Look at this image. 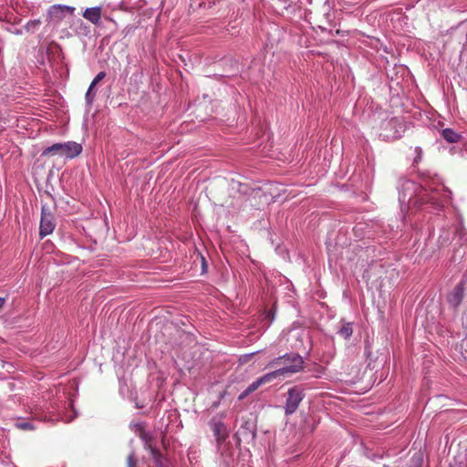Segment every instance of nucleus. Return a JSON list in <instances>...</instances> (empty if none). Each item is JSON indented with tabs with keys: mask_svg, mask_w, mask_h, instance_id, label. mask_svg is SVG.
I'll use <instances>...</instances> for the list:
<instances>
[{
	"mask_svg": "<svg viewBox=\"0 0 467 467\" xmlns=\"http://www.w3.org/2000/svg\"><path fill=\"white\" fill-rule=\"evenodd\" d=\"M304 360L297 354L285 355L273 360L269 366L275 369L269 374L273 379L286 377L288 375L298 372L303 368Z\"/></svg>",
	"mask_w": 467,
	"mask_h": 467,
	"instance_id": "obj_1",
	"label": "nucleus"
},
{
	"mask_svg": "<svg viewBox=\"0 0 467 467\" xmlns=\"http://www.w3.org/2000/svg\"><path fill=\"white\" fill-rule=\"evenodd\" d=\"M83 148L82 145L75 141H67L64 143H55L45 149L42 156L59 155L67 159H73L80 155Z\"/></svg>",
	"mask_w": 467,
	"mask_h": 467,
	"instance_id": "obj_2",
	"label": "nucleus"
},
{
	"mask_svg": "<svg viewBox=\"0 0 467 467\" xmlns=\"http://www.w3.org/2000/svg\"><path fill=\"white\" fill-rule=\"evenodd\" d=\"M140 438L144 442V448L151 453L153 458V467H164L168 465L167 459L163 456V454L153 445V438L152 436L146 432L145 431H141L140 433Z\"/></svg>",
	"mask_w": 467,
	"mask_h": 467,
	"instance_id": "obj_3",
	"label": "nucleus"
},
{
	"mask_svg": "<svg viewBox=\"0 0 467 467\" xmlns=\"http://www.w3.org/2000/svg\"><path fill=\"white\" fill-rule=\"evenodd\" d=\"M304 399L303 390L295 386L290 388L287 391V398L285 400V415H291L298 409L300 402Z\"/></svg>",
	"mask_w": 467,
	"mask_h": 467,
	"instance_id": "obj_4",
	"label": "nucleus"
},
{
	"mask_svg": "<svg viewBox=\"0 0 467 467\" xmlns=\"http://www.w3.org/2000/svg\"><path fill=\"white\" fill-rule=\"evenodd\" d=\"M75 12V7L65 5H51L47 14L48 22H60L62 21L67 14L73 15Z\"/></svg>",
	"mask_w": 467,
	"mask_h": 467,
	"instance_id": "obj_5",
	"label": "nucleus"
},
{
	"mask_svg": "<svg viewBox=\"0 0 467 467\" xmlns=\"http://www.w3.org/2000/svg\"><path fill=\"white\" fill-rule=\"evenodd\" d=\"M56 226L54 215L45 207H42L39 235L41 238L53 233Z\"/></svg>",
	"mask_w": 467,
	"mask_h": 467,
	"instance_id": "obj_6",
	"label": "nucleus"
},
{
	"mask_svg": "<svg viewBox=\"0 0 467 467\" xmlns=\"http://www.w3.org/2000/svg\"><path fill=\"white\" fill-rule=\"evenodd\" d=\"M210 427L216 438L218 445H221L229 435L227 427L222 421H216L214 420L210 422Z\"/></svg>",
	"mask_w": 467,
	"mask_h": 467,
	"instance_id": "obj_7",
	"label": "nucleus"
},
{
	"mask_svg": "<svg viewBox=\"0 0 467 467\" xmlns=\"http://www.w3.org/2000/svg\"><path fill=\"white\" fill-rule=\"evenodd\" d=\"M464 293V285L462 282L459 283L453 291L448 296V302L453 307H457L462 301Z\"/></svg>",
	"mask_w": 467,
	"mask_h": 467,
	"instance_id": "obj_8",
	"label": "nucleus"
},
{
	"mask_svg": "<svg viewBox=\"0 0 467 467\" xmlns=\"http://www.w3.org/2000/svg\"><path fill=\"white\" fill-rule=\"evenodd\" d=\"M83 17L94 25H99L102 16V7H88L84 10Z\"/></svg>",
	"mask_w": 467,
	"mask_h": 467,
	"instance_id": "obj_9",
	"label": "nucleus"
},
{
	"mask_svg": "<svg viewBox=\"0 0 467 467\" xmlns=\"http://www.w3.org/2000/svg\"><path fill=\"white\" fill-rule=\"evenodd\" d=\"M273 380V378L269 373L264 375L263 377L259 378L257 380L254 381L252 384H250L247 389L240 395L239 399H244L250 393L256 390L261 385L265 383L271 382Z\"/></svg>",
	"mask_w": 467,
	"mask_h": 467,
	"instance_id": "obj_10",
	"label": "nucleus"
},
{
	"mask_svg": "<svg viewBox=\"0 0 467 467\" xmlns=\"http://www.w3.org/2000/svg\"><path fill=\"white\" fill-rule=\"evenodd\" d=\"M388 125L390 126L391 128L395 129V131H394V133L392 135L394 138L400 137V133L405 129L404 123L399 118H392L388 122Z\"/></svg>",
	"mask_w": 467,
	"mask_h": 467,
	"instance_id": "obj_11",
	"label": "nucleus"
},
{
	"mask_svg": "<svg viewBox=\"0 0 467 467\" xmlns=\"http://www.w3.org/2000/svg\"><path fill=\"white\" fill-rule=\"evenodd\" d=\"M441 134L443 139L450 143L458 142L462 139L461 134L449 128L442 130Z\"/></svg>",
	"mask_w": 467,
	"mask_h": 467,
	"instance_id": "obj_12",
	"label": "nucleus"
},
{
	"mask_svg": "<svg viewBox=\"0 0 467 467\" xmlns=\"http://www.w3.org/2000/svg\"><path fill=\"white\" fill-rule=\"evenodd\" d=\"M353 333V326L350 322H342L340 328L337 331V334L344 339H348Z\"/></svg>",
	"mask_w": 467,
	"mask_h": 467,
	"instance_id": "obj_13",
	"label": "nucleus"
},
{
	"mask_svg": "<svg viewBox=\"0 0 467 467\" xmlns=\"http://www.w3.org/2000/svg\"><path fill=\"white\" fill-rule=\"evenodd\" d=\"M251 427V423L246 421L244 424L241 426V433L243 435L251 434L252 437L254 438L255 436V432L254 430L252 429Z\"/></svg>",
	"mask_w": 467,
	"mask_h": 467,
	"instance_id": "obj_14",
	"label": "nucleus"
},
{
	"mask_svg": "<svg viewBox=\"0 0 467 467\" xmlns=\"http://www.w3.org/2000/svg\"><path fill=\"white\" fill-rule=\"evenodd\" d=\"M127 467H138V460L133 452L127 457Z\"/></svg>",
	"mask_w": 467,
	"mask_h": 467,
	"instance_id": "obj_15",
	"label": "nucleus"
},
{
	"mask_svg": "<svg viewBox=\"0 0 467 467\" xmlns=\"http://www.w3.org/2000/svg\"><path fill=\"white\" fill-rule=\"evenodd\" d=\"M16 427L17 429L23 430V431H32V430H34V426L30 422H27V421L16 422Z\"/></svg>",
	"mask_w": 467,
	"mask_h": 467,
	"instance_id": "obj_16",
	"label": "nucleus"
},
{
	"mask_svg": "<svg viewBox=\"0 0 467 467\" xmlns=\"http://www.w3.org/2000/svg\"><path fill=\"white\" fill-rule=\"evenodd\" d=\"M41 24V21L40 19H36V20H32V21H29L26 26V30L29 32H34L35 29Z\"/></svg>",
	"mask_w": 467,
	"mask_h": 467,
	"instance_id": "obj_17",
	"label": "nucleus"
},
{
	"mask_svg": "<svg viewBox=\"0 0 467 467\" xmlns=\"http://www.w3.org/2000/svg\"><path fill=\"white\" fill-rule=\"evenodd\" d=\"M94 96H95V94L92 93V90L88 89V91L86 93V100L88 103H91L93 101Z\"/></svg>",
	"mask_w": 467,
	"mask_h": 467,
	"instance_id": "obj_18",
	"label": "nucleus"
},
{
	"mask_svg": "<svg viewBox=\"0 0 467 467\" xmlns=\"http://www.w3.org/2000/svg\"><path fill=\"white\" fill-rule=\"evenodd\" d=\"M106 77V73L104 71L99 72L93 80L99 83Z\"/></svg>",
	"mask_w": 467,
	"mask_h": 467,
	"instance_id": "obj_19",
	"label": "nucleus"
},
{
	"mask_svg": "<svg viewBox=\"0 0 467 467\" xmlns=\"http://www.w3.org/2000/svg\"><path fill=\"white\" fill-rule=\"evenodd\" d=\"M5 303V298L0 297V309L3 308Z\"/></svg>",
	"mask_w": 467,
	"mask_h": 467,
	"instance_id": "obj_20",
	"label": "nucleus"
},
{
	"mask_svg": "<svg viewBox=\"0 0 467 467\" xmlns=\"http://www.w3.org/2000/svg\"><path fill=\"white\" fill-rule=\"evenodd\" d=\"M97 84H98V83H97V82H95V80H92V82H91V84H90V86H89L88 89H89V90H92V89L95 88V86H96Z\"/></svg>",
	"mask_w": 467,
	"mask_h": 467,
	"instance_id": "obj_21",
	"label": "nucleus"
},
{
	"mask_svg": "<svg viewBox=\"0 0 467 467\" xmlns=\"http://www.w3.org/2000/svg\"><path fill=\"white\" fill-rule=\"evenodd\" d=\"M97 84H98V83H97V82H95V80H92V82H91V84H90V86H89L88 89H89V90H92V89L95 88V86H96Z\"/></svg>",
	"mask_w": 467,
	"mask_h": 467,
	"instance_id": "obj_22",
	"label": "nucleus"
},
{
	"mask_svg": "<svg viewBox=\"0 0 467 467\" xmlns=\"http://www.w3.org/2000/svg\"><path fill=\"white\" fill-rule=\"evenodd\" d=\"M201 257H202V266H204V265H205V264H206V263H205V259H204V257H203L202 255H201Z\"/></svg>",
	"mask_w": 467,
	"mask_h": 467,
	"instance_id": "obj_23",
	"label": "nucleus"
}]
</instances>
